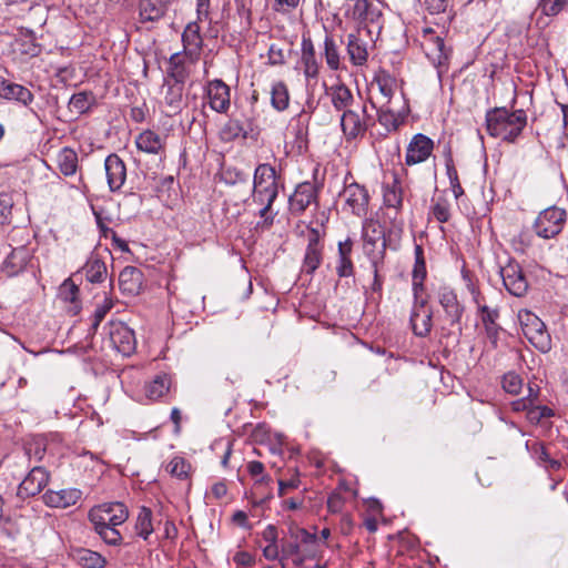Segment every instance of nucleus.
I'll return each mask as SVG.
<instances>
[{"label": "nucleus", "mask_w": 568, "mask_h": 568, "mask_svg": "<svg viewBox=\"0 0 568 568\" xmlns=\"http://www.w3.org/2000/svg\"><path fill=\"white\" fill-rule=\"evenodd\" d=\"M278 185L275 169L267 164H258L254 172L253 180V201L263 205L260 210V216L264 219L257 226L268 229L273 224V216L268 215L272 205L277 197Z\"/></svg>", "instance_id": "nucleus-1"}, {"label": "nucleus", "mask_w": 568, "mask_h": 568, "mask_svg": "<svg viewBox=\"0 0 568 568\" xmlns=\"http://www.w3.org/2000/svg\"><path fill=\"white\" fill-rule=\"evenodd\" d=\"M485 121L490 136L511 143L526 126L527 115L521 109L511 112L506 108H494L486 112Z\"/></svg>", "instance_id": "nucleus-2"}, {"label": "nucleus", "mask_w": 568, "mask_h": 568, "mask_svg": "<svg viewBox=\"0 0 568 568\" xmlns=\"http://www.w3.org/2000/svg\"><path fill=\"white\" fill-rule=\"evenodd\" d=\"M567 213L564 209L550 206L541 211L534 223V231L541 239H552L564 229Z\"/></svg>", "instance_id": "nucleus-3"}, {"label": "nucleus", "mask_w": 568, "mask_h": 568, "mask_svg": "<svg viewBox=\"0 0 568 568\" xmlns=\"http://www.w3.org/2000/svg\"><path fill=\"white\" fill-rule=\"evenodd\" d=\"M129 518V511L124 504L120 501L104 503L93 507L89 511V519L93 526L103 527L111 523L122 525Z\"/></svg>", "instance_id": "nucleus-4"}, {"label": "nucleus", "mask_w": 568, "mask_h": 568, "mask_svg": "<svg viewBox=\"0 0 568 568\" xmlns=\"http://www.w3.org/2000/svg\"><path fill=\"white\" fill-rule=\"evenodd\" d=\"M524 335L539 351L550 349V335L544 322L531 313H526L521 320Z\"/></svg>", "instance_id": "nucleus-5"}, {"label": "nucleus", "mask_w": 568, "mask_h": 568, "mask_svg": "<svg viewBox=\"0 0 568 568\" xmlns=\"http://www.w3.org/2000/svg\"><path fill=\"white\" fill-rule=\"evenodd\" d=\"M506 290L514 296L521 297L528 291V281L520 265L514 261H509L505 266L500 267Z\"/></svg>", "instance_id": "nucleus-6"}, {"label": "nucleus", "mask_w": 568, "mask_h": 568, "mask_svg": "<svg viewBox=\"0 0 568 568\" xmlns=\"http://www.w3.org/2000/svg\"><path fill=\"white\" fill-rule=\"evenodd\" d=\"M110 342L121 354L128 356L135 349L134 332L122 322H111L109 329Z\"/></svg>", "instance_id": "nucleus-7"}, {"label": "nucleus", "mask_w": 568, "mask_h": 568, "mask_svg": "<svg viewBox=\"0 0 568 568\" xmlns=\"http://www.w3.org/2000/svg\"><path fill=\"white\" fill-rule=\"evenodd\" d=\"M318 186L312 182L300 183L290 196V210L293 214L303 213L311 204L318 205Z\"/></svg>", "instance_id": "nucleus-8"}, {"label": "nucleus", "mask_w": 568, "mask_h": 568, "mask_svg": "<svg viewBox=\"0 0 568 568\" xmlns=\"http://www.w3.org/2000/svg\"><path fill=\"white\" fill-rule=\"evenodd\" d=\"M396 85L397 81L395 77H393L386 70H378L374 75V79L371 83V88H376L378 90L379 95H377L375 100H369L372 106L376 108V105L378 104L386 106V104H390Z\"/></svg>", "instance_id": "nucleus-9"}, {"label": "nucleus", "mask_w": 568, "mask_h": 568, "mask_svg": "<svg viewBox=\"0 0 568 568\" xmlns=\"http://www.w3.org/2000/svg\"><path fill=\"white\" fill-rule=\"evenodd\" d=\"M425 32V37H428L427 42L425 44L426 55L437 68L438 74L440 75L443 72L447 70V61L449 53L446 50L444 40L440 37L436 36L432 29H427Z\"/></svg>", "instance_id": "nucleus-10"}, {"label": "nucleus", "mask_w": 568, "mask_h": 568, "mask_svg": "<svg viewBox=\"0 0 568 568\" xmlns=\"http://www.w3.org/2000/svg\"><path fill=\"white\" fill-rule=\"evenodd\" d=\"M348 205L351 211L358 215H365L369 202V195L367 190L356 182L346 184L342 193L339 194Z\"/></svg>", "instance_id": "nucleus-11"}, {"label": "nucleus", "mask_w": 568, "mask_h": 568, "mask_svg": "<svg viewBox=\"0 0 568 568\" xmlns=\"http://www.w3.org/2000/svg\"><path fill=\"white\" fill-rule=\"evenodd\" d=\"M433 150L432 139L422 133L415 134L407 146L405 163L407 165L422 163L430 156Z\"/></svg>", "instance_id": "nucleus-12"}, {"label": "nucleus", "mask_w": 568, "mask_h": 568, "mask_svg": "<svg viewBox=\"0 0 568 568\" xmlns=\"http://www.w3.org/2000/svg\"><path fill=\"white\" fill-rule=\"evenodd\" d=\"M49 483V473L43 467H33L18 487L21 498L38 495Z\"/></svg>", "instance_id": "nucleus-13"}, {"label": "nucleus", "mask_w": 568, "mask_h": 568, "mask_svg": "<svg viewBox=\"0 0 568 568\" xmlns=\"http://www.w3.org/2000/svg\"><path fill=\"white\" fill-rule=\"evenodd\" d=\"M206 95L212 110L225 113L230 108V88L222 80L209 82Z\"/></svg>", "instance_id": "nucleus-14"}, {"label": "nucleus", "mask_w": 568, "mask_h": 568, "mask_svg": "<svg viewBox=\"0 0 568 568\" xmlns=\"http://www.w3.org/2000/svg\"><path fill=\"white\" fill-rule=\"evenodd\" d=\"M82 496L77 488H64L60 490L48 489L43 496V503L52 508H68L75 505Z\"/></svg>", "instance_id": "nucleus-15"}, {"label": "nucleus", "mask_w": 568, "mask_h": 568, "mask_svg": "<svg viewBox=\"0 0 568 568\" xmlns=\"http://www.w3.org/2000/svg\"><path fill=\"white\" fill-rule=\"evenodd\" d=\"M104 166L110 190L112 192L119 191L126 179V168L124 162L119 155L113 153L106 156Z\"/></svg>", "instance_id": "nucleus-16"}, {"label": "nucleus", "mask_w": 568, "mask_h": 568, "mask_svg": "<svg viewBox=\"0 0 568 568\" xmlns=\"http://www.w3.org/2000/svg\"><path fill=\"white\" fill-rule=\"evenodd\" d=\"M13 47L22 55L37 57L41 53V44L37 42L36 34L28 28H19L14 34Z\"/></svg>", "instance_id": "nucleus-17"}, {"label": "nucleus", "mask_w": 568, "mask_h": 568, "mask_svg": "<svg viewBox=\"0 0 568 568\" xmlns=\"http://www.w3.org/2000/svg\"><path fill=\"white\" fill-rule=\"evenodd\" d=\"M143 273L134 266L124 267L119 275V286L122 293L138 295L142 290Z\"/></svg>", "instance_id": "nucleus-18"}, {"label": "nucleus", "mask_w": 568, "mask_h": 568, "mask_svg": "<svg viewBox=\"0 0 568 568\" xmlns=\"http://www.w3.org/2000/svg\"><path fill=\"white\" fill-rule=\"evenodd\" d=\"M439 303L446 313L449 324L452 326L459 325L464 306L459 303L457 295L452 290L444 288L439 294Z\"/></svg>", "instance_id": "nucleus-19"}, {"label": "nucleus", "mask_w": 568, "mask_h": 568, "mask_svg": "<svg viewBox=\"0 0 568 568\" xmlns=\"http://www.w3.org/2000/svg\"><path fill=\"white\" fill-rule=\"evenodd\" d=\"M341 126L347 140L363 135L367 130L366 122L355 110H345L341 116Z\"/></svg>", "instance_id": "nucleus-20"}, {"label": "nucleus", "mask_w": 568, "mask_h": 568, "mask_svg": "<svg viewBox=\"0 0 568 568\" xmlns=\"http://www.w3.org/2000/svg\"><path fill=\"white\" fill-rule=\"evenodd\" d=\"M164 103L169 114H176L183 104L184 83L172 80H164Z\"/></svg>", "instance_id": "nucleus-21"}, {"label": "nucleus", "mask_w": 568, "mask_h": 568, "mask_svg": "<svg viewBox=\"0 0 568 568\" xmlns=\"http://www.w3.org/2000/svg\"><path fill=\"white\" fill-rule=\"evenodd\" d=\"M432 311L424 303L416 305L410 315V325L415 335L425 337L432 329Z\"/></svg>", "instance_id": "nucleus-22"}, {"label": "nucleus", "mask_w": 568, "mask_h": 568, "mask_svg": "<svg viewBox=\"0 0 568 568\" xmlns=\"http://www.w3.org/2000/svg\"><path fill=\"white\" fill-rule=\"evenodd\" d=\"M363 239L366 245L379 247V254L386 250L385 230L378 221L367 220L363 225Z\"/></svg>", "instance_id": "nucleus-23"}, {"label": "nucleus", "mask_w": 568, "mask_h": 568, "mask_svg": "<svg viewBox=\"0 0 568 568\" xmlns=\"http://www.w3.org/2000/svg\"><path fill=\"white\" fill-rule=\"evenodd\" d=\"M354 242L351 237L338 243V262L336 273L339 277H349L354 275V264L352 261Z\"/></svg>", "instance_id": "nucleus-24"}, {"label": "nucleus", "mask_w": 568, "mask_h": 568, "mask_svg": "<svg viewBox=\"0 0 568 568\" xmlns=\"http://www.w3.org/2000/svg\"><path fill=\"white\" fill-rule=\"evenodd\" d=\"M136 148L149 154H159L164 150L162 138L152 130L141 132L135 140Z\"/></svg>", "instance_id": "nucleus-25"}, {"label": "nucleus", "mask_w": 568, "mask_h": 568, "mask_svg": "<svg viewBox=\"0 0 568 568\" xmlns=\"http://www.w3.org/2000/svg\"><path fill=\"white\" fill-rule=\"evenodd\" d=\"M182 42L185 54L195 55L202 48V37L200 34V26L197 22H190L182 34Z\"/></svg>", "instance_id": "nucleus-26"}, {"label": "nucleus", "mask_w": 568, "mask_h": 568, "mask_svg": "<svg viewBox=\"0 0 568 568\" xmlns=\"http://www.w3.org/2000/svg\"><path fill=\"white\" fill-rule=\"evenodd\" d=\"M353 17L362 22L375 23L382 18V11L377 4L369 0H356Z\"/></svg>", "instance_id": "nucleus-27"}, {"label": "nucleus", "mask_w": 568, "mask_h": 568, "mask_svg": "<svg viewBox=\"0 0 568 568\" xmlns=\"http://www.w3.org/2000/svg\"><path fill=\"white\" fill-rule=\"evenodd\" d=\"M29 262V252L24 246L13 248L3 263V270L9 276L17 275Z\"/></svg>", "instance_id": "nucleus-28"}, {"label": "nucleus", "mask_w": 568, "mask_h": 568, "mask_svg": "<svg viewBox=\"0 0 568 568\" xmlns=\"http://www.w3.org/2000/svg\"><path fill=\"white\" fill-rule=\"evenodd\" d=\"M328 95L331 97L332 104L337 111L349 110L354 101L352 91L344 83L332 85L329 88Z\"/></svg>", "instance_id": "nucleus-29"}, {"label": "nucleus", "mask_w": 568, "mask_h": 568, "mask_svg": "<svg viewBox=\"0 0 568 568\" xmlns=\"http://www.w3.org/2000/svg\"><path fill=\"white\" fill-rule=\"evenodd\" d=\"M139 8L142 21H158L166 12V3L163 0H141Z\"/></svg>", "instance_id": "nucleus-30"}, {"label": "nucleus", "mask_w": 568, "mask_h": 568, "mask_svg": "<svg viewBox=\"0 0 568 568\" xmlns=\"http://www.w3.org/2000/svg\"><path fill=\"white\" fill-rule=\"evenodd\" d=\"M185 52L174 53L169 61L168 80L184 83L189 77V71L185 65Z\"/></svg>", "instance_id": "nucleus-31"}, {"label": "nucleus", "mask_w": 568, "mask_h": 568, "mask_svg": "<svg viewBox=\"0 0 568 568\" xmlns=\"http://www.w3.org/2000/svg\"><path fill=\"white\" fill-rule=\"evenodd\" d=\"M59 296L62 301L71 304L69 312L72 315H77L80 310L79 302V287L74 284L71 278L65 280L60 286Z\"/></svg>", "instance_id": "nucleus-32"}, {"label": "nucleus", "mask_w": 568, "mask_h": 568, "mask_svg": "<svg viewBox=\"0 0 568 568\" xmlns=\"http://www.w3.org/2000/svg\"><path fill=\"white\" fill-rule=\"evenodd\" d=\"M2 98L7 100H16L22 103L24 106L30 105L34 99L32 92L29 89L21 84L12 83L9 81L4 87Z\"/></svg>", "instance_id": "nucleus-33"}, {"label": "nucleus", "mask_w": 568, "mask_h": 568, "mask_svg": "<svg viewBox=\"0 0 568 568\" xmlns=\"http://www.w3.org/2000/svg\"><path fill=\"white\" fill-rule=\"evenodd\" d=\"M57 165L63 175H73L78 169L77 152L70 148H63L57 155Z\"/></svg>", "instance_id": "nucleus-34"}, {"label": "nucleus", "mask_w": 568, "mask_h": 568, "mask_svg": "<svg viewBox=\"0 0 568 568\" xmlns=\"http://www.w3.org/2000/svg\"><path fill=\"white\" fill-rule=\"evenodd\" d=\"M375 109L377 110L378 122L385 126L388 132L396 131L399 128L403 120L399 112L393 110L390 104H386V106L378 104Z\"/></svg>", "instance_id": "nucleus-35"}, {"label": "nucleus", "mask_w": 568, "mask_h": 568, "mask_svg": "<svg viewBox=\"0 0 568 568\" xmlns=\"http://www.w3.org/2000/svg\"><path fill=\"white\" fill-rule=\"evenodd\" d=\"M84 270L85 277L91 283L103 282L108 274L105 263L98 255H92L88 260Z\"/></svg>", "instance_id": "nucleus-36"}, {"label": "nucleus", "mask_w": 568, "mask_h": 568, "mask_svg": "<svg viewBox=\"0 0 568 568\" xmlns=\"http://www.w3.org/2000/svg\"><path fill=\"white\" fill-rule=\"evenodd\" d=\"M347 53L355 65H363L367 61L366 47L356 34L347 37Z\"/></svg>", "instance_id": "nucleus-37"}, {"label": "nucleus", "mask_w": 568, "mask_h": 568, "mask_svg": "<svg viewBox=\"0 0 568 568\" xmlns=\"http://www.w3.org/2000/svg\"><path fill=\"white\" fill-rule=\"evenodd\" d=\"M271 104L278 111H285L290 105V92L283 81L275 82L271 88Z\"/></svg>", "instance_id": "nucleus-38"}, {"label": "nucleus", "mask_w": 568, "mask_h": 568, "mask_svg": "<svg viewBox=\"0 0 568 568\" xmlns=\"http://www.w3.org/2000/svg\"><path fill=\"white\" fill-rule=\"evenodd\" d=\"M384 203L387 207L399 210L403 205V189L399 180L394 178L390 184L384 187Z\"/></svg>", "instance_id": "nucleus-39"}, {"label": "nucleus", "mask_w": 568, "mask_h": 568, "mask_svg": "<svg viewBox=\"0 0 568 568\" xmlns=\"http://www.w3.org/2000/svg\"><path fill=\"white\" fill-rule=\"evenodd\" d=\"M474 302L477 304L478 312L480 313V318L484 326H488L491 324H497L496 320L499 316V312L497 308H490L484 302L485 298L478 291L473 290Z\"/></svg>", "instance_id": "nucleus-40"}, {"label": "nucleus", "mask_w": 568, "mask_h": 568, "mask_svg": "<svg viewBox=\"0 0 568 568\" xmlns=\"http://www.w3.org/2000/svg\"><path fill=\"white\" fill-rule=\"evenodd\" d=\"M77 560L83 568H103L106 564L104 557L89 549L78 550Z\"/></svg>", "instance_id": "nucleus-41"}, {"label": "nucleus", "mask_w": 568, "mask_h": 568, "mask_svg": "<svg viewBox=\"0 0 568 568\" xmlns=\"http://www.w3.org/2000/svg\"><path fill=\"white\" fill-rule=\"evenodd\" d=\"M135 531L136 535H139L143 539H148V537L153 532L152 511L150 508L142 507L140 509L135 523Z\"/></svg>", "instance_id": "nucleus-42"}, {"label": "nucleus", "mask_w": 568, "mask_h": 568, "mask_svg": "<svg viewBox=\"0 0 568 568\" xmlns=\"http://www.w3.org/2000/svg\"><path fill=\"white\" fill-rule=\"evenodd\" d=\"M426 277V262L424 257V250L422 245H415V265L413 270V284L415 287L422 285Z\"/></svg>", "instance_id": "nucleus-43"}, {"label": "nucleus", "mask_w": 568, "mask_h": 568, "mask_svg": "<svg viewBox=\"0 0 568 568\" xmlns=\"http://www.w3.org/2000/svg\"><path fill=\"white\" fill-rule=\"evenodd\" d=\"M170 388V379L163 376H156L145 388L146 396L150 399L161 398Z\"/></svg>", "instance_id": "nucleus-44"}, {"label": "nucleus", "mask_w": 568, "mask_h": 568, "mask_svg": "<svg viewBox=\"0 0 568 568\" xmlns=\"http://www.w3.org/2000/svg\"><path fill=\"white\" fill-rule=\"evenodd\" d=\"M324 55L326 63L331 70H338L339 68V53L338 47L333 37L326 36L324 40Z\"/></svg>", "instance_id": "nucleus-45"}, {"label": "nucleus", "mask_w": 568, "mask_h": 568, "mask_svg": "<svg viewBox=\"0 0 568 568\" xmlns=\"http://www.w3.org/2000/svg\"><path fill=\"white\" fill-rule=\"evenodd\" d=\"M246 138V131L239 120H229L221 130V138L224 141H233L237 138Z\"/></svg>", "instance_id": "nucleus-46"}, {"label": "nucleus", "mask_w": 568, "mask_h": 568, "mask_svg": "<svg viewBox=\"0 0 568 568\" xmlns=\"http://www.w3.org/2000/svg\"><path fill=\"white\" fill-rule=\"evenodd\" d=\"M323 260V250L306 248L302 272L306 274H313Z\"/></svg>", "instance_id": "nucleus-47"}, {"label": "nucleus", "mask_w": 568, "mask_h": 568, "mask_svg": "<svg viewBox=\"0 0 568 568\" xmlns=\"http://www.w3.org/2000/svg\"><path fill=\"white\" fill-rule=\"evenodd\" d=\"M191 466L182 457H174L166 466V470L174 477L184 480L189 477Z\"/></svg>", "instance_id": "nucleus-48"}, {"label": "nucleus", "mask_w": 568, "mask_h": 568, "mask_svg": "<svg viewBox=\"0 0 568 568\" xmlns=\"http://www.w3.org/2000/svg\"><path fill=\"white\" fill-rule=\"evenodd\" d=\"M568 6V0H540L538 10L547 17H556Z\"/></svg>", "instance_id": "nucleus-49"}, {"label": "nucleus", "mask_w": 568, "mask_h": 568, "mask_svg": "<svg viewBox=\"0 0 568 568\" xmlns=\"http://www.w3.org/2000/svg\"><path fill=\"white\" fill-rule=\"evenodd\" d=\"M501 385L508 394L518 395L523 388L524 381L518 374L509 372L504 375Z\"/></svg>", "instance_id": "nucleus-50"}, {"label": "nucleus", "mask_w": 568, "mask_h": 568, "mask_svg": "<svg viewBox=\"0 0 568 568\" xmlns=\"http://www.w3.org/2000/svg\"><path fill=\"white\" fill-rule=\"evenodd\" d=\"M446 171L449 179L450 187L456 199L464 194V189L459 182L457 170L454 165L452 158L446 161Z\"/></svg>", "instance_id": "nucleus-51"}, {"label": "nucleus", "mask_w": 568, "mask_h": 568, "mask_svg": "<svg viewBox=\"0 0 568 568\" xmlns=\"http://www.w3.org/2000/svg\"><path fill=\"white\" fill-rule=\"evenodd\" d=\"M554 414V410L548 406L531 405L526 417L531 424H538L542 418L552 417Z\"/></svg>", "instance_id": "nucleus-52"}, {"label": "nucleus", "mask_w": 568, "mask_h": 568, "mask_svg": "<svg viewBox=\"0 0 568 568\" xmlns=\"http://www.w3.org/2000/svg\"><path fill=\"white\" fill-rule=\"evenodd\" d=\"M94 530L99 536L109 545H119L122 540V536L116 528H108L106 526L98 527L94 526Z\"/></svg>", "instance_id": "nucleus-53"}, {"label": "nucleus", "mask_w": 568, "mask_h": 568, "mask_svg": "<svg viewBox=\"0 0 568 568\" xmlns=\"http://www.w3.org/2000/svg\"><path fill=\"white\" fill-rule=\"evenodd\" d=\"M292 537H294L301 544L307 546L306 549H314V546L317 542V536L315 534L308 532L304 528H297L295 532H292Z\"/></svg>", "instance_id": "nucleus-54"}, {"label": "nucleus", "mask_w": 568, "mask_h": 568, "mask_svg": "<svg viewBox=\"0 0 568 568\" xmlns=\"http://www.w3.org/2000/svg\"><path fill=\"white\" fill-rule=\"evenodd\" d=\"M13 207V199L9 193H0V217L2 219L1 223L8 221L11 215V210Z\"/></svg>", "instance_id": "nucleus-55"}, {"label": "nucleus", "mask_w": 568, "mask_h": 568, "mask_svg": "<svg viewBox=\"0 0 568 568\" xmlns=\"http://www.w3.org/2000/svg\"><path fill=\"white\" fill-rule=\"evenodd\" d=\"M302 63L304 65V74L306 78H316L318 74V64L315 55H302Z\"/></svg>", "instance_id": "nucleus-56"}, {"label": "nucleus", "mask_w": 568, "mask_h": 568, "mask_svg": "<svg viewBox=\"0 0 568 568\" xmlns=\"http://www.w3.org/2000/svg\"><path fill=\"white\" fill-rule=\"evenodd\" d=\"M302 551L300 544L297 540L295 542H287L282 546L281 550V565L285 566L284 560L292 558L293 556H297Z\"/></svg>", "instance_id": "nucleus-57"}, {"label": "nucleus", "mask_w": 568, "mask_h": 568, "mask_svg": "<svg viewBox=\"0 0 568 568\" xmlns=\"http://www.w3.org/2000/svg\"><path fill=\"white\" fill-rule=\"evenodd\" d=\"M344 503L345 499L342 494L334 491L327 498V509L333 514L341 513L344 507Z\"/></svg>", "instance_id": "nucleus-58"}, {"label": "nucleus", "mask_w": 568, "mask_h": 568, "mask_svg": "<svg viewBox=\"0 0 568 568\" xmlns=\"http://www.w3.org/2000/svg\"><path fill=\"white\" fill-rule=\"evenodd\" d=\"M433 215L440 223L447 222L450 217L448 204L446 202H437L433 206Z\"/></svg>", "instance_id": "nucleus-59"}, {"label": "nucleus", "mask_w": 568, "mask_h": 568, "mask_svg": "<svg viewBox=\"0 0 568 568\" xmlns=\"http://www.w3.org/2000/svg\"><path fill=\"white\" fill-rule=\"evenodd\" d=\"M113 307V302L110 298H105L103 305L99 306L94 312V321L92 323V328L97 329L101 321L104 318L106 313Z\"/></svg>", "instance_id": "nucleus-60"}, {"label": "nucleus", "mask_w": 568, "mask_h": 568, "mask_svg": "<svg viewBox=\"0 0 568 568\" xmlns=\"http://www.w3.org/2000/svg\"><path fill=\"white\" fill-rule=\"evenodd\" d=\"M70 105L78 112L85 111L88 109V94L85 92L73 94L70 99Z\"/></svg>", "instance_id": "nucleus-61"}, {"label": "nucleus", "mask_w": 568, "mask_h": 568, "mask_svg": "<svg viewBox=\"0 0 568 568\" xmlns=\"http://www.w3.org/2000/svg\"><path fill=\"white\" fill-rule=\"evenodd\" d=\"M301 0H274L273 8L276 12H290L296 9Z\"/></svg>", "instance_id": "nucleus-62"}, {"label": "nucleus", "mask_w": 568, "mask_h": 568, "mask_svg": "<svg viewBox=\"0 0 568 568\" xmlns=\"http://www.w3.org/2000/svg\"><path fill=\"white\" fill-rule=\"evenodd\" d=\"M233 561L237 565V566H242V567H251L254 565L255 562V559L254 557L247 552V551H237L234 557H233Z\"/></svg>", "instance_id": "nucleus-63"}, {"label": "nucleus", "mask_w": 568, "mask_h": 568, "mask_svg": "<svg viewBox=\"0 0 568 568\" xmlns=\"http://www.w3.org/2000/svg\"><path fill=\"white\" fill-rule=\"evenodd\" d=\"M300 479L297 476L288 479V480H278V495L284 496L288 489H295L300 486Z\"/></svg>", "instance_id": "nucleus-64"}]
</instances>
